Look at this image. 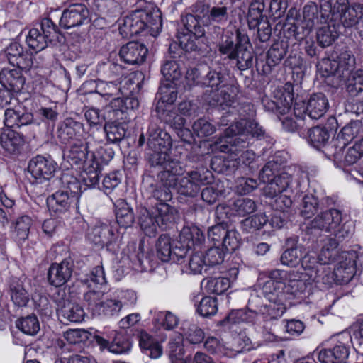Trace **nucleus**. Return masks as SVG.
<instances>
[{
  "label": "nucleus",
  "mask_w": 363,
  "mask_h": 363,
  "mask_svg": "<svg viewBox=\"0 0 363 363\" xmlns=\"http://www.w3.org/2000/svg\"><path fill=\"white\" fill-rule=\"evenodd\" d=\"M243 108L245 111H250L249 118H243L231 124L225 130L224 138L216 140L213 146L220 152L230 153L231 157L238 160L239 163L249 165L255 160V154L252 150H244L248 146L247 135L259 138L264 135V130L252 118L255 112L253 106L247 104Z\"/></svg>",
  "instance_id": "nucleus-1"
},
{
  "label": "nucleus",
  "mask_w": 363,
  "mask_h": 363,
  "mask_svg": "<svg viewBox=\"0 0 363 363\" xmlns=\"http://www.w3.org/2000/svg\"><path fill=\"white\" fill-rule=\"evenodd\" d=\"M194 13H188L182 18L184 29L178 32L180 47L187 51L199 48V40L205 35L204 25L211 23L224 24L228 20V8L225 6L209 7L198 3L193 7Z\"/></svg>",
  "instance_id": "nucleus-2"
},
{
  "label": "nucleus",
  "mask_w": 363,
  "mask_h": 363,
  "mask_svg": "<svg viewBox=\"0 0 363 363\" xmlns=\"http://www.w3.org/2000/svg\"><path fill=\"white\" fill-rule=\"evenodd\" d=\"M235 43L233 33L227 32L218 45L221 55L229 60L236 61L237 67L241 70L250 68L253 64V50L248 35L240 29L235 31Z\"/></svg>",
  "instance_id": "nucleus-3"
},
{
  "label": "nucleus",
  "mask_w": 363,
  "mask_h": 363,
  "mask_svg": "<svg viewBox=\"0 0 363 363\" xmlns=\"http://www.w3.org/2000/svg\"><path fill=\"white\" fill-rule=\"evenodd\" d=\"M205 70L203 86L211 89V94L206 100L212 106H231L238 94L237 86L228 82L220 68L212 69L206 67Z\"/></svg>",
  "instance_id": "nucleus-4"
},
{
  "label": "nucleus",
  "mask_w": 363,
  "mask_h": 363,
  "mask_svg": "<svg viewBox=\"0 0 363 363\" xmlns=\"http://www.w3.org/2000/svg\"><path fill=\"white\" fill-rule=\"evenodd\" d=\"M147 135L148 147L153 152L149 158L152 167H161L167 163L178 162L171 159L168 154L172 145L170 135L157 123H150Z\"/></svg>",
  "instance_id": "nucleus-5"
},
{
  "label": "nucleus",
  "mask_w": 363,
  "mask_h": 363,
  "mask_svg": "<svg viewBox=\"0 0 363 363\" xmlns=\"http://www.w3.org/2000/svg\"><path fill=\"white\" fill-rule=\"evenodd\" d=\"M337 242L331 238L321 240L320 252L317 255L315 252H308L301 257V263L303 268L308 271V275L320 272V269L336 259L337 254Z\"/></svg>",
  "instance_id": "nucleus-6"
},
{
  "label": "nucleus",
  "mask_w": 363,
  "mask_h": 363,
  "mask_svg": "<svg viewBox=\"0 0 363 363\" xmlns=\"http://www.w3.org/2000/svg\"><path fill=\"white\" fill-rule=\"evenodd\" d=\"M157 168L159 182L152 191V196L159 203H167L172 198L171 188H174L176 184V176L182 174L183 168L179 162H172Z\"/></svg>",
  "instance_id": "nucleus-7"
},
{
  "label": "nucleus",
  "mask_w": 363,
  "mask_h": 363,
  "mask_svg": "<svg viewBox=\"0 0 363 363\" xmlns=\"http://www.w3.org/2000/svg\"><path fill=\"white\" fill-rule=\"evenodd\" d=\"M212 173L205 169H196L188 172L186 175L178 178L176 176V184L174 188L182 195L194 197L198 194L201 186L211 182Z\"/></svg>",
  "instance_id": "nucleus-8"
},
{
  "label": "nucleus",
  "mask_w": 363,
  "mask_h": 363,
  "mask_svg": "<svg viewBox=\"0 0 363 363\" xmlns=\"http://www.w3.org/2000/svg\"><path fill=\"white\" fill-rule=\"evenodd\" d=\"M333 347L318 352V359L321 363H346L350 355V344L354 340L350 333L344 332L332 337Z\"/></svg>",
  "instance_id": "nucleus-9"
},
{
  "label": "nucleus",
  "mask_w": 363,
  "mask_h": 363,
  "mask_svg": "<svg viewBox=\"0 0 363 363\" xmlns=\"http://www.w3.org/2000/svg\"><path fill=\"white\" fill-rule=\"evenodd\" d=\"M332 4L329 0H320V27L317 32V40L322 47L329 46L335 40L340 33V25H336L331 16Z\"/></svg>",
  "instance_id": "nucleus-10"
},
{
  "label": "nucleus",
  "mask_w": 363,
  "mask_h": 363,
  "mask_svg": "<svg viewBox=\"0 0 363 363\" xmlns=\"http://www.w3.org/2000/svg\"><path fill=\"white\" fill-rule=\"evenodd\" d=\"M265 4L263 0H255L249 8L247 21L250 30H257V39L264 43L270 39L272 28L267 17L263 13Z\"/></svg>",
  "instance_id": "nucleus-11"
},
{
  "label": "nucleus",
  "mask_w": 363,
  "mask_h": 363,
  "mask_svg": "<svg viewBox=\"0 0 363 363\" xmlns=\"http://www.w3.org/2000/svg\"><path fill=\"white\" fill-rule=\"evenodd\" d=\"M157 254L162 262L172 261L179 264L184 263L186 250L179 240H172L167 235H161L157 242Z\"/></svg>",
  "instance_id": "nucleus-12"
},
{
  "label": "nucleus",
  "mask_w": 363,
  "mask_h": 363,
  "mask_svg": "<svg viewBox=\"0 0 363 363\" xmlns=\"http://www.w3.org/2000/svg\"><path fill=\"white\" fill-rule=\"evenodd\" d=\"M57 167L52 158L37 155L30 160L28 170L33 179V183L42 184L54 177Z\"/></svg>",
  "instance_id": "nucleus-13"
},
{
  "label": "nucleus",
  "mask_w": 363,
  "mask_h": 363,
  "mask_svg": "<svg viewBox=\"0 0 363 363\" xmlns=\"http://www.w3.org/2000/svg\"><path fill=\"white\" fill-rule=\"evenodd\" d=\"M86 140L85 144L82 141L71 144L67 158L72 165L84 167L88 160L94 162L98 159L94 148L97 140L92 134H90Z\"/></svg>",
  "instance_id": "nucleus-14"
},
{
  "label": "nucleus",
  "mask_w": 363,
  "mask_h": 363,
  "mask_svg": "<svg viewBox=\"0 0 363 363\" xmlns=\"http://www.w3.org/2000/svg\"><path fill=\"white\" fill-rule=\"evenodd\" d=\"M334 11L339 13L341 25L345 28L356 26L363 18V4L349 5L348 0H337Z\"/></svg>",
  "instance_id": "nucleus-15"
},
{
  "label": "nucleus",
  "mask_w": 363,
  "mask_h": 363,
  "mask_svg": "<svg viewBox=\"0 0 363 363\" xmlns=\"http://www.w3.org/2000/svg\"><path fill=\"white\" fill-rule=\"evenodd\" d=\"M89 17V11L84 4H72L62 12L60 25L65 29H69L87 22Z\"/></svg>",
  "instance_id": "nucleus-16"
},
{
  "label": "nucleus",
  "mask_w": 363,
  "mask_h": 363,
  "mask_svg": "<svg viewBox=\"0 0 363 363\" xmlns=\"http://www.w3.org/2000/svg\"><path fill=\"white\" fill-rule=\"evenodd\" d=\"M84 125L72 118H65L57 128V137L64 144H72L82 141Z\"/></svg>",
  "instance_id": "nucleus-17"
},
{
  "label": "nucleus",
  "mask_w": 363,
  "mask_h": 363,
  "mask_svg": "<svg viewBox=\"0 0 363 363\" xmlns=\"http://www.w3.org/2000/svg\"><path fill=\"white\" fill-rule=\"evenodd\" d=\"M264 294L269 303L261 306L259 309L260 315L266 320L280 318L286 310V305L284 302L286 296L284 292Z\"/></svg>",
  "instance_id": "nucleus-18"
},
{
  "label": "nucleus",
  "mask_w": 363,
  "mask_h": 363,
  "mask_svg": "<svg viewBox=\"0 0 363 363\" xmlns=\"http://www.w3.org/2000/svg\"><path fill=\"white\" fill-rule=\"evenodd\" d=\"M302 111L304 110L305 118L318 119L323 116L329 108L327 96L323 93H315L310 96L306 104H299Z\"/></svg>",
  "instance_id": "nucleus-19"
},
{
  "label": "nucleus",
  "mask_w": 363,
  "mask_h": 363,
  "mask_svg": "<svg viewBox=\"0 0 363 363\" xmlns=\"http://www.w3.org/2000/svg\"><path fill=\"white\" fill-rule=\"evenodd\" d=\"M147 18V11H135L125 16L119 27V32L123 38H130L145 30L144 21Z\"/></svg>",
  "instance_id": "nucleus-20"
},
{
  "label": "nucleus",
  "mask_w": 363,
  "mask_h": 363,
  "mask_svg": "<svg viewBox=\"0 0 363 363\" xmlns=\"http://www.w3.org/2000/svg\"><path fill=\"white\" fill-rule=\"evenodd\" d=\"M342 212L336 208H331L318 214L311 223L312 228L320 229L328 233L335 230L337 225L342 221Z\"/></svg>",
  "instance_id": "nucleus-21"
},
{
  "label": "nucleus",
  "mask_w": 363,
  "mask_h": 363,
  "mask_svg": "<svg viewBox=\"0 0 363 363\" xmlns=\"http://www.w3.org/2000/svg\"><path fill=\"white\" fill-rule=\"evenodd\" d=\"M72 270L73 262L67 259L60 263L52 264L48 271V281L52 286H61L69 280Z\"/></svg>",
  "instance_id": "nucleus-22"
},
{
  "label": "nucleus",
  "mask_w": 363,
  "mask_h": 363,
  "mask_svg": "<svg viewBox=\"0 0 363 363\" xmlns=\"http://www.w3.org/2000/svg\"><path fill=\"white\" fill-rule=\"evenodd\" d=\"M147 54V48L143 44L135 41H131L123 45L119 52L121 59L129 65L143 63Z\"/></svg>",
  "instance_id": "nucleus-23"
},
{
  "label": "nucleus",
  "mask_w": 363,
  "mask_h": 363,
  "mask_svg": "<svg viewBox=\"0 0 363 363\" xmlns=\"http://www.w3.org/2000/svg\"><path fill=\"white\" fill-rule=\"evenodd\" d=\"M341 257L345 261L340 262L334 269L335 279L337 284H347L354 277L356 272V263L354 252H343Z\"/></svg>",
  "instance_id": "nucleus-24"
},
{
  "label": "nucleus",
  "mask_w": 363,
  "mask_h": 363,
  "mask_svg": "<svg viewBox=\"0 0 363 363\" xmlns=\"http://www.w3.org/2000/svg\"><path fill=\"white\" fill-rule=\"evenodd\" d=\"M21 69L16 67L10 69L3 68L0 72V84L7 91L19 92L25 84V77L21 73Z\"/></svg>",
  "instance_id": "nucleus-25"
},
{
  "label": "nucleus",
  "mask_w": 363,
  "mask_h": 363,
  "mask_svg": "<svg viewBox=\"0 0 363 363\" xmlns=\"http://www.w3.org/2000/svg\"><path fill=\"white\" fill-rule=\"evenodd\" d=\"M52 22L48 19L43 20L40 28H32L26 35V43L28 46L37 52L40 51L47 47V39L50 33L49 30H45V26L50 28Z\"/></svg>",
  "instance_id": "nucleus-26"
},
{
  "label": "nucleus",
  "mask_w": 363,
  "mask_h": 363,
  "mask_svg": "<svg viewBox=\"0 0 363 363\" xmlns=\"http://www.w3.org/2000/svg\"><path fill=\"white\" fill-rule=\"evenodd\" d=\"M33 116L26 112L21 106H18L13 108H7L4 113V124L11 128H20L31 124Z\"/></svg>",
  "instance_id": "nucleus-27"
},
{
  "label": "nucleus",
  "mask_w": 363,
  "mask_h": 363,
  "mask_svg": "<svg viewBox=\"0 0 363 363\" xmlns=\"http://www.w3.org/2000/svg\"><path fill=\"white\" fill-rule=\"evenodd\" d=\"M87 238L94 245L104 247L110 245L116 238L112 228L107 224L99 223L88 233Z\"/></svg>",
  "instance_id": "nucleus-28"
},
{
  "label": "nucleus",
  "mask_w": 363,
  "mask_h": 363,
  "mask_svg": "<svg viewBox=\"0 0 363 363\" xmlns=\"http://www.w3.org/2000/svg\"><path fill=\"white\" fill-rule=\"evenodd\" d=\"M157 225L163 229L173 225L179 216L177 209L167 203H158L153 208Z\"/></svg>",
  "instance_id": "nucleus-29"
},
{
  "label": "nucleus",
  "mask_w": 363,
  "mask_h": 363,
  "mask_svg": "<svg viewBox=\"0 0 363 363\" xmlns=\"http://www.w3.org/2000/svg\"><path fill=\"white\" fill-rule=\"evenodd\" d=\"M291 182V177L287 172H282L275 176L271 181L267 182V185L264 187V194L269 198L277 196L281 192L285 191Z\"/></svg>",
  "instance_id": "nucleus-30"
},
{
  "label": "nucleus",
  "mask_w": 363,
  "mask_h": 363,
  "mask_svg": "<svg viewBox=\"0 0 363 363\" xmlns=\"http://www.w3.org/2000/svg\"><path fill=\"white\" fill-rule=\"evenodd\" d=\"M179 238L182 242L186 252L195 245L199 246L205 241L203 231L196 226L184 227L181 230Z\"/></svg>",
  "instance_id": "nucleus-31"
},
{
  "label": "nucleus",
  "mask_w": 363,
  "mask_h": 363,
  "mask_svg": "<svg viewBox=\"0 0 363 363\" xmlns=\"http://www.w3.org/2000/svg\"><path fill=\"white\" fill-rule=\"evenodd\" d=\"M139 106V101L136 97L130 96L125 99L117 97L111 100L110 107L117 119L126 120L125 115L128 111H133Z\"/></svg>",
  "instance_id": "nucleus-32"
},
{
  "label": "nucleus",
  "mask_w": 363,
  "mask_h": 363,
  "mask_svg": "<svg viewBox=\"0 0 363 363\" xmlns=\"http://www.w3.org/2000/svg\"><path fill=\"white\" fill-rule=\"evenodd\" d=\"M74 196H70L67 191H57L47 199V205L51 212H65L73 201Z\"/></svg>",
  "instance_id": "nucleus-33"
},
{
  "label": "nucleus",
  "mask_w": 363,
  "mask_h": 363,
  "mask_svg": "<svg viewBox=\"0 0 363 363\" xmlns=\"http://www.w3.org/2000/svg\"><path fill=\"white\" fill-rule=\"evenodd\" d=\"M138 341L143 352L150 358L157 359L162 354V347L152 335L145 331H141L138 335Z\"/></svg>",
  "instance_id": "nucleus-34"
},
{
  "label": "nucleus",
  "mask_w": 363,
  "mask_h": 363,
  "mask_svg": "<svg viewBox=\"0 0 363 363\" xmlns=\"http://www.w3.org/2000/svg\"><path fill=\"white\" fill-rule=\"evenodd\" d=\"M293 111L294 117L292 115H290L280 118L283 128L289 132L302 130L306 124L304 110L302 112L301 107H299V104H295Z\"/></svg>",
  "instance_id": "nucleus-35"
},
{
  "label": "nucleus",
  "mask_w": 363,
  "mask_h": 363,
  "mask_svg": "<svg viewBox=\"0 0 363 363\" xmlns=\"http://www.w3.org/2000/svg\"><path fill=\"white\" fill-rule=\"evenodd\" d=\"M337 62V78L345 80L352 72L355 65V58L350 51H342L335 58Z\"/></svg>",
  "instance_id": "nucleus-36"
},
{
  "label": "nucleus",
  "mask_w": 363,
  "mask_h": 363,
  "mask_svg": "<svg viewBox=\"0 0 363 363\" xmlns=\"http://www.w3.org/2000/svg\"><path fill=\"white\" fill-rule=\"evenodd\" d=\"M0 143L1 147L9 153L16 154L20 152L25 140L21 134L9 130L1 135Z\"/></svg>",
  "instance_id": "nucleus-37"
},
{
  "label": "nucleus",
  "mask_w": 363,
  "mask_h": 363,
  "mask_svg": "<svg viewBox=\"0 0 363 363\" xmlns=\"http://www.w3.org/2000/svg\"><path fill=\"white\" fill-rule=\"evenodd\" d=\"M82 174L83 182L88 187H95L99 183V174L101 170V164L100 159L95 161L88 160L82 167Z\"/></svg>",
  "instance_id": "nucleus-38"
},
{
  "label": "nucleus",
  "mask_w": 363,
  "mask_h": 363,
  "mask_svg": "<svg viewBox=\"0 0 363 363\" xmlns=\"http://www.w3.org/2000/svg\"><path fill=\"white\" fill-rule=\"evenodd\" d=\"M84 311L82 306L76 303L66 302L58 311V315L70 322L79 323L83 320Z\"/></svg>",
  "instance_id": "nucleus-39"
},
{
  "label": "nucleus",
  "mask_w": 363,
  "mask_h": 363,
  "mask_svg": "<svg viewBox=\"0 0 363 363\" xmlns=\"http://www.w3.org/2000/svg\"><path fill=\"white\" fill-rule=\"evenodd\" d=\"M288 272L281 269H274L269 272L267 280L263 286L264 293H278L283 292L279 291V286H281L286 279Z\"/></svg>",
  "instance_id": "nucleus-40"
},
{
  "label": "nucleus",
  "mask_w": 363,
  "mask_h": 363,
  "mask_svg": "<svg viewBox=\"0 0 363 363\" xmlns=\"http://www.w3.org/2000/svg\"><path fill=\"white\" fill-rule=\"evenodd\" d=\"M182 265V271L189 274H201L203 270L206 271L207 269L203 254L199 252L192 255L187 262H186L185 257L184 263Z\"/></svg>",
  "instance_id": "nucleus-41"
},
{
  "label": "nucleus",
  "mask_w": 363,
  "mask_h": 363,
  "mask_svg": "<svg viewBox=\"0 0 363 363\" xmlns=\"http://www.w3.org/2000/svg\"><path fill=\"white\" fill-rule=\"evenodd\" d=\"M184 339L185 338L191 344H199L203 342L205 333L202 329L195 324L185 321L181 327Z\"/></svg>",
  "instance_id": "nucleus-42"
},
{
  "label": "nucleus",
  "mask_w": 363,
  "mask_h": 363,
  "mask_svg": "<svg viewBox=\"0 0 363 363\" xmlns=\"http://www.w3.org/2000/svg\"><path fill=\"white\" fill-rule=\"evenodd\" d=\"M308 142L315 148L324 147L330 138L328 130L323 127L315 126L307 132Z\"/></svg>",
  "instance_id": "nucleus-43"
},
{
  "label": "nucleus",
  "mask_w": 363,
  "mask_h": 363,
  "mask_svg": "<svg viewBox=\"0 0 363 363\" xmlns=\"http://www.w3.org/2000/svg\"><path fill=\"white\" fill-rule=\"evenodd\" d=\"M259 315L252 310L240 309L232 311L225 320L230 323H255L257 322Z\"/></svg>",
  "instance_id": "nucleus-44"
},
{
  "label": "nucleus",
  "mask_w": 363,
  "mask_h": 363,
  "mask_svg": "<svg viewBox=\"0 0 363 363\" xmlns=\"http://www.w3.org/2000/svg\"><path fill=\"white\" fill-rule=\"evenodd\" d=\"M95 84L96 92L104 97L106 100L111 98H113V100L115 98L119 97L121 90L118 84L103 80H98Z\"/></svg>",
  "instance_id": "nucleus-45"
},
{
  "label": "nucleus",
  "mask_w": 363,
  "mask_h": 363,
  "mask_svg": "<svg viewBox=\"0 0 363 363\" xmlns=\"http://www.w3.org/2000/svg\"><path fill=\"white\" fill-rule=\"evenodd\" d=\"M11 297L15 305L25 306L29 301V295L20 280H13L10 285Z\"/></svg>",
  "instance_id": "nucleus-46"
},
{
  "label": "nucleus",
  "mask_w": 363,
  "mask_h": 363,
  "mask_svg": "<svg viewBox=\"0 0 363 363\" xmlns=\"http://www.w3.org/2000/svg\"><path fill=\"white\" fill-rule=\"evenodd\" d=\"M14 58H16V60L9 62V64L13 67L16 66L25 72L29 71L31 68H37L40 65V62L37 61L36 57H34L28 52L25 51L23 48V53L16 54Z\"/></svg>",
  "instance_id": "nucleus-47"
},
{
  "label": "nucleus",
  "mask_w": 363,
  "mask_h": 363,
  "mask_svg": "<svg viewBox=\"0 0 363 363\" xmlns=\"http://www.w3.org/2000/svg\"><path fill=\"white\" fill-rule=\"evenodd\" d=\"M139 224L141 229L149 236L154 235L156 231L157 222L153 213V208L150 211L142 208L139 215Z\"/></svg>",
  "instance_id": "nucleus-48"
},
{
  "label": "nucleus",
  "mask_w": 363,
  "mask_h": 363,
  "mask_svg": "<svg viewBox=\"0 0 363 363\" xmlns=\"http://www.w3.org/2000/svg\"><path fill=\"white\" fill-rule=\"evenodd\" d=\"M123 308V302L118 300L116 296L110 298L104 299L100 306V310L97 312V315H104L112 317L118 315Z\"/></svg>",
  "instance_id": "nucleus-49"
},
{
  "label": "nucleus",
  "mask_w": 363,
  "mask_h": 363,
  "mask_svg": "<svg viewBox=\"0 0 363 363\" xmlns=\"http://www.w3.org/2000/svg\"><path fill=\"white\" fill-rule=\"evenodd\" d=\"M344 81L346 89L351 96H357L363 91V70L352 72Z\"/></svg>",
  "instance_id": "nucleus-50"
},
{
  "label": "nucleus",
  "mask_w": 363,
  "mask_h": 363,
  "mask_svg": "<svg viewBox=\"0 0 363 363\" xmlns=\"http://www.w3.org/2000/svg\"><path fill=\"white\" fill-rule=\"evenodd\" d=\"M232 281L227 277H210L205 285L208 292L215 294H222L230 286Z\"/></svg>",
  "instance_id": "nucleus-51"
},
{
  "label": "nucleus",
  "mask_w": 363,
  "mask_h": 363,
  "mask_svg": "<svg viewBox=\"0 0 363 363\" xmlns=\"http://www.w3.org/2000/svg\"><path fill=\"white\" fill-rule=\"evenodd\" d=\"M184 337L181 334L175 335L169 343V355L172 359V363H184L182 357L184 354L183 347Z\"/></svg>",
  "instance_id": "nucleus-52"
},
{
  "label": "nucleus",
  "mask_w": 363,
  "mask_h": 363,
  "mask_svg": "<svg viewBox=\"0 0 363 363\" xmlns=\"http://www.w3.org/2000/svg\"><path fill=\"white\" fill-rule=\"evenodd\" d=\"M303 254V247L296 245L286 250L281 255L280 260L282 264L295 267L301 262Z\"/></svg>",
  "instance_id": "nucleus-53"
},
{
  "label": "nucleus",
  "mask_w": 363,
  "mask_h": 363,
  "mask_svg": "<svg viewBox=\"0 0 363 363\" xmlns=\"http://www.w3.org/2000/svg\"><path fill=\"white\" fill-rule=\"evenodd\" d=\"M116 218L118 225L123 228L130 226L134 221L132 209L127 203L123 201H121L116 207Z\"/></svg>",
  "instance_id": "nucleus-54"
},
{
  "label": "nucleus",
  "mask_w": 363,
  "mask_h": 363,
  "mask_svg": "<svg viewBox=\"0 0 363 363\" xmlns=\"http://www.w3.org/2000/svg\"><path fill=\"white\" fill-rule=\"evenodd\" d=\"M320 6L314 2H310L305 5L303 9V21L308 23L309 26L315 27L320 24Z\"/></svg>",
  "instance_id": "nucleus-55"
},
{
  "label": "nucleus",
  "mask_w": 363,
  "mask_h": 363,
  "mask_svg": "<svg viewBox=\"0 0 363 363\" xmlns=\"http://www.w3.org/2000/svg\"><path fill=\"white\" fill-rule=\"evenodd\" d=\"M230 208L237 215L245 216L255 212L257 209V206L255 202L251 199L240 198L233 203Z\"/></svg>",
  "instance_id": "nucleus-56"
},
{
  "label": "nucleus",
  "mask_w": 363,
  "mask_h": 363,
  "mask_svg": "<svg viewBox=\"0 0 363 363\" xmlns=\"http://www.w3.org/2000/svg\"><path fill=\"white\" fill-rule=\"evenodd\" d=\"M16 327L26 335H34L40 330V323L35 315H28L19 319Z\"/></svg>",
  "instance_id": "nucleus-57"
},
{
  "label": "nucleus",
  "mask_w": 363,
  "mask_h": 363,
  "mask_svg": "<svg viewBox=\"0 0 363 363\" xmlns=\"http://www.w3.org/2000/svg\"><path fill=\"white\" fill-rule=\"evenodd\" d=\"M162 74L167 81L175 82L180 79L182 70L178 62L173 60H167L161 69Z\"/></svg>",
  "instance_id": "nucleus-58"
},
{
  "label": "nucleus",
  "mask_w": 363,
  "mask_h": 363,
  "mask_svg": "<svg viewBox=\"0 0 363 363\" xmlns=\"http://www.w3.org/2000/svg\"><path fill=\"white\" fill-rule=\"evenodd\" d=\"M104 131L108 140L114 143L121 141L125 137L126 128L123 123H109L104 126Z\"/></svg>",
  "instance_id": "nucleus-59"
},
{
  "label": "nucleus",
  "mask_w": 363,
  "mask_h": 363,
  "mask_svg": "<svg viewBox=\"0 0 363 363\" xmlns=\"http://www.w3.org/2000/svg\"><path fill=\"white\" fill-rule=\"evenodd\" d=\"M268 221V218L264 213H257L245 218L242 222V228L247 233H251L259 230Z\"/></svg>",
  "instance_id": "nucleus-60"
},
{
  "label": "nucleus",
  "mask_w": 363,
  "mask_h": 363,
  "mask_svg": "<svg viewBox=\"0 0 363 363\" xmlns=\"http://www.w3.org/2000/svg\"><path fill=\"white\" fill-rule=\"evenodd\" d=\"M104 295L103 291L96 290H91L84 293V301L94 315H96L100 310L101 303L104 299Z\"/></svg>",
  "instance_id": "nucleus-61"
},
{
  "label": "nucleus",
  "mask_w": 363,
  "mask_h": 363,
  "mask_svg": "<svg viewBox=\"0 0 363 363\" xmlns=\"http://www.w3.org/2000/svg\"><path fill=\"white\" fill-rule=\"evenodd\" d=\"M204 347L211 354L229 357L228 347L216 337H208L204 342Z\"/></svg>",
  "instance_id": "nucleus-62"
},
{
  "label": "nucleus",
  "mask_w": 363,
  "mask_h": 363,
  "mask_svg": "<svg viewBox=\"0 0 363 363\" xmlns=\"http://www.w3.org/2000/svg\"><path fill=\"white\" fill-rule=\"evenodd\" d=\"M144 23L145 30H147L152 36L158 35L162 28V19L159 11H147V18L144 21Z\"/></svg>",
  "instance_id": "nucleus-63"
},
{
  "label": "nucleus",
  "mask_w": 363,
  "mask_h": 363,
  "mask_svg": "<svg viewBox=\"0 0 363 363\" xmlns=\"http://www.w3.org/2000/svg\"><path fill=\"white\" fill-rule=\"evenodd\" d=\"M251 340L244 334H239L233 338L232 347H228L229 357H233L245 350L251 348Z\"/></svg>",
  "instance_id": "nucleus-64"
}]
</instances>
